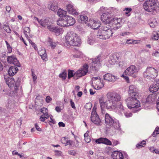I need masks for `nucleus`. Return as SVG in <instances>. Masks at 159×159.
Segmentation results:
<instances>
[{"instance_id":"1","label":"nucleus","mask_w":159,"mask_h":159,"mask_svg":"<svg viewBox=\"0 0 159 159\" xmlns=\"http://www.w3.org/2000/svg\"><path fill=\"white\" fill-rule=\"evenodd\" d=\"M106 96L107 100L105 102H104V97H101L99 98V102L102 110L105 107L108 109H113L117 108H123L119 94L114 92H110L107 94Z\"/></svg>"},{"instance_id":"2","label":"nucleus","mask_w":159,"mask_h":159,"mask_svg":"<svg viewBox=\"0 0 159 159\" xmlns=\"http://www.w3.org/2000/svg\"><path fill=\"white\" fill-rule=\"evenodd\" d=\"M65 42L67 46H79L80 39L77 34L73 32H68L65 36Z\"/></svg>"},{"instance_id":"3","label":"nucleus","mask_w":159,"mask_h":159,"mask_svg":"<svg viewBox=\"0 0 159 159\" xmlns=\"http://www.w3.org/2000/svg\"><path fill=\"white\" fill-rule=\"evenodd\" d=\"M143 7L145 11L154 14L159 8V2L157 0H147L144 3Z\"/></svg>"},{"instance_id":"4","label":"nucleus","mask_w":159,"mask_h":159,"mask_svg":"<svg viewBox=\"0 0 159 159\" xmlns=\"http://www.w3.org/2000/svg\"><path fill=\"white\" fill-rule=\"evenodd\" d=\"M105 123L107 128L113 127L115 129H119L120 127L119 121L114 120L113 118L108 113L105 115Z\"/></svg>"},{"instance_id":"5","label":"nucleus","mask_w":159,"mask_h":159,"mask_svg":"<svg viewBox=\"0 0 159 159\" xmlns=\"http://www.w3.org/2000/svg\"><path fill=\"white\" fill-rule=\"evenodd\" d=\"M157 70L152 67H148L143 73V76L149 80H152L157 76Z\"/></svg>"},{"instance_id":"6","label":"nucleus","mask_w":159,"mask_h":159,"mask_svg":"<svg viewBox=\"0 0 159 159\" xmlns=\"http://www.w3.org/2000/svg\"><path fill=\"white\" fill-rule=\"evenodd\" d=\"M138 97H129L125 101L129 109L137 108L140 107V103L137 99Z\"/></svg>"},{"instance_id":"7","label":"nucleus","mask_w":159,"mask_h":159,"mask_svg":"<svg viewBox=\"0 0 159 159\" xmlns=\"http://www.w3.org/2000/svg\"><path fill=\"white\" fill-rule=\"evenodd\" d=\"M138 70L137 68L135 66L132 65L127 68L123 73L125 75L136 78L138 75Z\"/></svg>"},{"instance_id":"8","label":"nucleus","mask_w":159,"mask_h":159,"mask_svg":"<svg viewBox=\"0 0 159 159\" xmlns=\"http://www.w3.org/2000/svg\"><path fill=\"white\" fill-rule=\"evenodd\" d=\"M112 30H109L107 32H101V30L98 31L97 36L98 37L101 39H109L113 34Z\"/></svg>"},{"instance_id":"9","label":"nucleus","mask_w":159,"mask_h":159,"mask_svg":"<svg viewBox=\"0 0 159 159\" xmlns=\"http://www.w3.org/2000/svg\"><path fill=\"white\" fill-rule=\"evenodd\" d=\"M96 107L94 106L91 112V120L94 124L99 125L101 122V120L96 111Z\"/></svg>"},{"instance_id":"10","label":"nucleus","mask_w":159,"mask_h":159,"mask_svg":"<svg viewBox=\"0 0 159 159\" xmlns=\"http://www.w3.org/2000/svg\"><path fill=\"white\" fill-rule=\"evenodd\" d=\"M61 143L65 144V146L68 145L72 146L73 147L77 148L79 145V141L76 140L75 142L72 140H68V138L66 137H64L62 138L61 139Z\"/></svg>"},{"instance_id":"11","label":"nucleus","mask_w":159,"mask_h":159,"mask_svg":"<svg viewBox=\"0 0 159 159\" xmlns=\"http://www.w3.org/2000/svg\"><path fill=\"white\" fill-rule=\"evenodd\" d=\"M88 67L87 64L84 65L82 68L74 73L75 76L77 77V79L79 77L85 75L88 72Z\"/></svg>"},{"instance_id":"12","label":"nucleus","mask_w":159,"mask_h":159,"mask_svg":"<svg viewBox=\"0 0 159 159\" xmlns=\"http://www.w3.org/2000/svg\"><path fill=\"white\" fill-rule=\"evenodd\" d=\"M92 80L93 81V86L95 89L98 90L103 86L104 84L102 83V80L99 77H93L92 78Z\"/></svg>"},{"instance_id":"13","label":"nucleus","mask_w":159,"mask_h":159,"mask_svg":"<svg viewBox=\"0 0 159 159\" xmlns=\"http://www.w3.org/2000/svg\"><path fill=\"white\" fill-rule=\"evenodd\" d=\"M101 18L102 21L104 23L108 24H109L113 19L111 16V13L108 12L103 13Z\"/></svg>"},{"instance_id":"14","label":"nucleus","mask_w":159,"mask_h":159,"mask_svg":"<svg viewBox=\"0 0 159 159\" xmlns=\"http://www.w3.org/2000/svg\"><path fill=\"white\" fill-rule=\"evenodd\" d=\"M87 22L88 26L90 27L93 29H98L101 25L99 21L93 20H89V21H87Z\"/></svg>"},{"instance_id":"15","label":"nucleus","mask_w":159,"mask_h":159,"mask_svg":"<svg viewBox=\"0 0 159 159\" xmlns=\"http://www.w3.org/2000/svg\"><path fill=\"white\" fill-rule=\"evenodd\" d=\"M101 56L98 55L97 58L93 59L91 63L92 67L93 70H98L100 66V57Z\"/></svg>"},{"instance_id":"16","label":"nucleus","mask_w":159,"mask_h":159,"mask_svg":"<svg viewBox=\"0 0 159 159\" xmlns=\"http://www.w3.org/2000/svg\"><path fill=\"white\" fill-rule=\"evenodd\" d=\"M129 97H138V93L137 88L134 85H130L129 87Z\"/></svg>"},{"instance_id":"17","label":"nucleus","mask_w":159,"mask_h":159,"mask_svg":"<svg viewBox=\"0 0 159 159\" xmlns=\"http://www.w3.org/2000/svg\"><path fill=\"white\" fill-rule=\"evenodd\" d=\"M7 61L8 63L13 64L17 66L20 67V63L14 56L8 57L7 58Z\"/></svg>"},{"instance_id":"18","label":"nucleus","mask_w":159,"mask_h":159,"mask_svg":"<svg viewBox=\"0 0 159 159\" xmlns=\"http://www.w3.org/2000/svg\"><path fill=\"white\" fill-rule=\"evenodd\" d=\"M39 54L41 57L42 59L44 61H47L48 60L47 54L46 53V50L43 47H41L39 49L38 51Z\"/></svg>"},{"instance_id":"19","label":"nucleus","mask_w":159,"mask_h":159,"mask_svg":"<svg viewBox=\"0 0 159 159\" xmlns=\"http://www.w3.org/2000/svg\"><path fill=\"white\" fill-rule=\"evenodd\" d=\"M159 89V79L156 80L155 83L150 86L149 90L150 92L153 93L157 92Z\"/></svg>"},{"instance_id":"20","label":"nucleus","mask_w":159,"mask_h":159,"mask_svg":"<svg viewBox=\"0 0 159 159\" xmlns=\"http://www.w3.org/2000/svg\"><path fill=\"white\" fill-rule=\"evenodd\" d=\"M66 9L68 12L70 14L73 15L78 14L76 10L71 3H69L66 6Z\"/></svg>"},{"instance_id":"21","label":"nucleus","mask_w":159,"mask_h":159,"mask_svg":"<svg viewBox=\"0 0 159 159\" xmlns=\"http://www.w3.org/2000/svg\"><path fill=\"white\" fill-rule=\"evenodd\" d=\"M103 78L104 80L109 82H114L117 79L116 76L110 73L104 75Z\"/></svg>"},{"instance_id":"22","label":"nucleus","mask_w":159,"mask_h":159,"mask_svg":"<svg viewBox=\"0 0 159 159\" xmlns=\"http://www.w3.org/2000/svg\"><path fill=\"white\" fill-rule=\"evenodd\" d=\"M67 26L73 25L75 23V19L71 16H66Z\"/></svg>"},{"instance_id":"23","label":"nucleus","mask_w":159,"mask_h":159,"mask_svg":"<svg viewBox=\"0 0 159 159\" xmlns=\"http://www.w3.org/2000/svg\"><path fill=\"white\" fill-rule=\"evenodd\" d=\"M112 20L113 24L117 26L116 27L117 29L121 27L122 22L121 18L116 17L114 18H113Z\"/></svg>"},{"instance_id":"24","label":"nucleus","mask_w":159,"mask_h":159,"mask_svg":"<svg viewBox=\"0 0 159 159\" xmlns=\"http://www.w3.org/2000/svg\"><path fill=\"white\" fill-rule=\"evenodd\" d=\"M66 21V16H65L64 18L59 19L57 21V24L60 26L67 27Z\"/></svg>"},{"instance_id":"25","label":"nucleus","mask_w":159,"mask_h":159,"mask_svg":"<svg viewBox=\"0 0 159 159\" xmlns=\"http://www.w3.org/2000/svg\"><path fill=\"white\" fill-rule=\"evenodd\" d=\"M34 18L38 22L39 24L43 27H45L48 25L49 21L48 19H45L43 20H39L38 18L36 17H35Z\"/></svg>"},{"instance_id":"26","label":"nucleus","mask_w":159,"mask_h":159,"mask_svg":"<svg viewBox=\"0 0 159 159\" xmlns=\"http://www.w3.org/2000/svg\"><path fill=\"white\" fill-rule=\"evenodd\" d=\"M18 70V69L16 67L11 66L9 68L8 72L10 76H12L17 72Z\"/></svg>"},{"instance_id":"27","label":"nucleus","mask_w":159,"mask_h":159,"mask_svg":"<svg viewBox=\"0 0 159 159\" xmlns=\"http://www.w3.org/2000/svg\"><path fill=\"white\" fill-rule=\"evenodd\" d=\"M113 159H123V154L120 152H115L112 155Z\"/></svg>"},{"instance_id":"28","label":"nucleus","mask_w":159,"mask_h":159,"mask_svg":"<svg viewBox=\"0 0 159 159\" xmlns=\"http://www.w3.org/2000/svg\"><path fill=\"white\" fill-rule=\"evenodd\" d=\"M149 22L150 26L152 28H155L158 25L156 19L154 17L151 18L149 20Z\"/></svg>"},{"instance_id":"29","label":"nucleus","mask_w":159,"mask_h":159,"mask_svg":"<svg viewBox=\"0 0 159 159\" xmlns=\"http://www.w3.org/2000/svg\"><path fill=\"white\" fill-rule=\"evenodd\" d=\"M6 81L7 84L10 87L13 86L15 83V79L12 77L8 78Z\"/></svg>"},{"instance_id":"30","label":"nucleus","mask_w":159,"mask_h":159,"mask_svg":"<svg viewBox=\"0 0 159 159\" xmlns=\"http://www.w3.org/2000/svg\"><path fill=\"white\" fill-rule=\"evenodd\" d=\"M101 32H107L109 30H111V27L109 25V24L105 23L101 28Z\"/></svg>"},{"instance_id":"31","label":"nucleus","mask_w":159,"mask_h":159,"mask_svg":"<svg viewBox=\"0 0 159 159\" xmlns=\"http://www.w3.org/2000/svg\"><path fill=\"white\" fill-rule=\"evenodd\" d=\"M67 13V12L66 11L63 10L61 9H59L57 11V14L60 17H65L67 16H66V14Z\"/></svg>"},{"instance_id":"32","label":"nucleus","mask_w":159,"mask_h":159,"mask_svg":"<svg viewBox=\"0 0 159 159\" xmlns=\"http://www.w3.org/2000/svg\"><path fill=\"white\" fill-rule=\"evenodd\" d=\"M74 54L73 55V57L74 58H78L82 57L83 56V53L80 51L75 50L74 51Z\"/></svg>"},{"instance_id":"33","label":"nucleus","mask_w":159,"mask_h":159,"mask_svg":"<svg viewBox=\"0 0 159 159\" xmlns=\"http://www.w3.org/2000/svg\"><path fill=\"white\" fill-rule=\"evenodd\" d=\"M52 32L55 33L57 35L62 33V30L61 28L57 27H55Z\"/></svg>"},{"instance_id":"34","label":"nucleus","mask_w":159,"mask_h":159,"mask_svg":"<svg viewBox=\"0 0 159 159\" xmlns=\"http://www.w3.org/2000/svg\"><path fill=\"white\" fill-rule=\"evenodd\" d=\"M102 143L108 145H112L111 142L106 138H102Z\"/></svg>"},{"instance_id":"35","label":"nucleus","mask_w":159,"mask_h":159,"mask_svg":"<svg viewBox=\"0 0 159 159\" xmlns=\"http://www.w3.org/2000/svg\"><path fill=\"white\" fill-rule=\"evenodd\" d=\"M154 99V96L153 95H149L146 98V102L148 103H151L153 102Z\"/></svg>"},{"instance_id":"36","label":"nucleus","mask_w":159,"mask_h":159,"mask_svg":"<svg viewBox=\"0 0 159 159\" xmlns=\"http://www.w3.org/2000/svg\"><path fill=\"white\" fill-rule=\"evenodd\" d=\"M30 30L29 27H25L24 28V33L27 39H28L29 38L28 35L30 34Z\"/></svg>"},{"instance_id":"37","label":"nucleus","mask_w":159,"mask_h":159,"mask_svg":"<svg viewBox=\"0 0 159 159\" xmlns=\"http://www.w3.org/2000/svg\"><path fill=\"white\" fill-rule=\"evenodd\" d=\"M132 8L130 7H125L123 10L124 13L127 15L128 16L130 15L129 13L132 11Z\"/></svg>"},{"instance_id":"38","label":"nucleus","mask_w":159,"mask_h":159,"mask_svg":"<svg viewBox=\"0 0 159 159\" xmlns=\"http://www.w3.org/2000/svg\"><path fill=\"white\" fill-rule=\"evenodd\" d=\"M17 80L16 82L15 89L16 93L17 92V90L18 89V87H19L20 84V79L19 78H16Z\"/></svg>"},{"instance_id":"39","label":"nucleus","mask_w":159,"mask_h":159,"mask_svg":"<svg viewBox=\"0 0 159 159\" xmlns=\"http://www.w3.org/2000/svg\"><path fill=\"white\" fill-rule=\"evenodd\" d=\"M146 144V142L145 140H143L141 142L138 143L136 145V147L138 148L144 147Z\"/></svg>"},{"instance_id":"40","label":"nucleus","mask_w":159,"mask_h":159,"mask_svg":"<svg viewBox=\"0 0 159 159\" xmlns=\"http://www.w3.org/2000/svg\"><path fill=\"white\" fill-rule=\"evenodd\" d=\"M49 9L54 11H56L58 9V6L55 3H52L50 6Z\"/></svg>"},{"instance_id":"41","label":"nucleus","mask_w":159,"mask_h":159,"mask_svg":"<svg viewBox=\"0 0 159 159\" xmlns=\"http://www.w3.org/2000/svg\"><path fill=\"white\" fill-rule=\"evenodd\" d=\"M153 39L158 40L159 39V31H155L153 32Z\"/></svg>"},{"instance_id":"42","label":"nucleus","mask_w":159,"mask_h":159,"mask_svg":"<svg viewBox=\"0 0 159 159\" xmlns=\"http://www.w3.org/2000/svg\"><path fill=\"white\" fill-rule=\"evenodd\" d=\"M80 19L82 22L86 23V22L87 21L88 18L86 16L81 15L80 16Z\"/></svg>"},{"instance_id":"43","label":"nucleus","mask_w":159,"mask_h":159,"mask_svg":"<svg viewBox=\"0 0 159 159\" xmlns=\"http://www.w3.org/2000/svg\"><path fill=\"white\" fill-rule=\"evenodd\" d=\"M41 112L43 114V115L45 116H48V110L47 108L43 107L41 109Z\"/></svg>"},{"instance_id":"44","label":"nucleus","mask_w":159,"mask_h":159,"mask_svg":"<svg viewBox=\"0 0 159 159\" xmlns=\"http://www.w3.org/2000/svg\"><path fill=\"white\" fill-rule=\"evenodd\" d=\"M48 42L50 44L51 47L53 49L56 47L57 45L56 43L53 42V41L52 39H49Z\"/></svg>"},{"instance_id":"45","label":"nucleus","mask_w":159,"mask_h":159,"mask_svg":"<svg viewBox=\"0 0 159 159\" xmlns=\"http://www.w3.org/2000/svg\"><path fill=\"white\" fill-rule=\"evenodd\" d=\"M84 140L85 142L87 143H89L91 141L90 137L88 136V134L85 133L84 135Z\"/></svg>"},{"instance_id":"46","label":"nucleus","mask_w":159,"mask_h":159,"mask_svg":"<svg viewBox=\"0 0 159 159\" xmlns=\"http://www.w3.org/2000/svg\"><path fill=\"white\" fill-rule=\"evenodd\" d=\"M49 118V116H45V115H42L40 117L39 119L41 121L44 122L46 119H47Z\"/></svg>"},{"instance_id":"47","label":"nucleus","mask_w":159,"mask_h":159,"mask_svg":"<svg viewBox=\"0 0 159 159\" xmlns=\"http://www.w3.org/2000/svg\"><path fill=\"white\" fill-rule=\"evenodd\" d=\"M158 134H159V127H157L153 133L152 135L154 137H155Z\"/></svg>"},{"instance_id":"48","label":"nucleus","mask_w":159,"mask_h":159,"mask_svg":"<svg viewBox=\"0 0 159 159\" xmlns=\"http://www.w3.org/2000/svg\"><path fill=\"white\" fill-rule=\"evenodd\" d=\"M66 73L65 72H63L61 74L59 75V77L63 80H65L66 78Z\"/></svg>"},{"instance_id":"49","label":"nucleus","mask_w":159,"mask_h":159,"mask_svg":"<svg viewBox=\"0 0 159 159\" xmlns=\"http://www.w3.org/2000/svg\"><path fill=\"white\" fill-rule=\"evenodd\" d=\"M74 71L73 70H69L68 73V78L69 79L73 77L74 75Z\"/></svg>"},{"instance_id":"50","label":"nucleus","mask_w":159,"mask_h":159,"mask_svg":"<svg viewBox=\"0 0 159 159\" xmlns=\"http://www.w3.org/2000/svg\"><path fill=\"white\" fill-rule=\"evenodd\" d=\"M3 29L4 30H5L7 33H11V30L8 26L7 25H4Z\"/></svg>"},{"instance_id":"51","label":"nucleus","mask_w":159,"mask_h":159,"mask_svg":"<svg viewBox=\"0 0 159 159\" xmlns=\"http://www.w3.org/2000/svg\"><path fill=\"white\" fill-rule=\"evenodd\" d=\"M92 107V104L91 103H86L84 106L85 108L88 110L90 109Z\"/></svg>"},{"instance_id":"52","label":"nucleus","mask_w":159,"mask_h":159,"mask_svg":"<svg viewBox=\"0 0 159 159\" xmlns=\"http://www.w3.org/2000/svg\"><path fill=\"white\" fill-rule=\"evenodd\" d=\"M127 75H125L124 74L121 75V77H123L127 83L129 82V77L126 76Z\"/></svg>"},{"instance_id":"53","label":"nucleus","mask_w":159,"mask_h":159,"mask_svg":"<svg viewBox=\"0 0 159 159\" xmlns=\"http://www.w3.org/2000/svg\"><path fill=\"white\" fill-rule=\"evenodd\" d=\"M50 118V120H49V122L52 124H55L56 123V122L55 121L54 119H53V116L51 115L49 116Z\"/></svg>"},{"instance_id":"54","label":"nucleus","mask_w":159,"mask_h":159,"mask_svg":"<svg viewBox=\"0 0 159 159\" xmlns=\"http://www.w3.org/2000/svg\"><path fill=\"white\" fill-rule=\"evenodd\" d=\"M87 42L89 44L91 45H92L95 43V41L93 39L89 38Z\"/></svg>"},{"instance_id":"55","label":"nucleus","mask_w":159,"mask_h":159,"mask_svg":"<svg viewBox=\"0 0 159 159\" xmlns=\"http://www.w3.org/2000/svg\"><path fill=\"white\" fill-rule=\"evenodd\" d=\"M68 154L72 156H75L76 154V151L74 150H70L68 152Z\"/></svg>"},{"instance_id":"56","label":"nucleus","mask_w":159,"mask_h":159,"mask_svg":"<svg viewBox=\"0 0 159 159\" xmlns=\"http://www.w3.org/2000/svg\"><path fill=\"white\" fill-rule=\"evenodd\" d=\"M102 138H100L96 140L95 142L97 144L102 143Z\"/></svg>"},{"instance_id":"57","label":"nucleus","mask_w":159,"mask_h":159,"mask_svg":"<svg viewBox=\"0 0 159 159\" xmlns=\"http://www.w3.org/2000/svg\"><path fill=\"white\" fill-rule=\"evenodd\" d=\"M32 75L33 77L34 81H35L37 78V76L35 75L34 72L33 71L32 69L31 70Z\"/></svg>"},{"instance_id":"58","label":"nucleus","mask_w":159,"mask_h":159,"mask_svg":"<svg viewBox=\"0 0 159 159\" xmlns=\"http://www.w3.org/2000/svg\"><path fill=\"white\" fill-rule=\"evenodd\" d=\"M70 102L71 106L74 109H75L76 107L75 106V103L74 102L72 101V100L70 99Z\"/></svg>"},{"instance_id":"59","label":"nucleus","mask_w":159,"mask_h":159,"mask_svg":"<svg viewBox=\"0 0 159 159\" xmlns=\"http://www.w3.org/2000/svg\"><path fill=\"white\" fill-rule=\"evenodd\" d=\"M52 100V98L49 96L46 97V101L47 103H49Z\"/></svg>"},{"instance_id":"60","label":"nucleus","mask_w":159,"mask_h":159,"mask_svg":"<svg viewBox=\"0 0 159 159\" xmlns=\"http://www.w3.org/2000/svg\"><path fill=\"white\" fill-rule=\"evenodd\" d=\"M35 127L36 129V130L39 131H40L41 130V129L39 127L38 124L37 123H36L35 124Z\"/></svg>"},{"instance_id":"61","label":"nucleus","mask_w":159,"mask_h":159,"mask_svg":"<svg viewBox=\"0 0 159 159\" xmlns=\"http://www.w3.org/2000/svg\"><path fill=\"white\" fill-rule=\"evenodd\" d=\"M55 27H53L51 25H49L47 26V28L51 31H53V30L54 28Z\"/></svg>"},{"instance_id":"62","label":"nucleus","mask_w":159,"mask_h":159,"mask_svg":"<svg viewBox=\"0 0 159 159\" xmlns=\"http://www.w3.org/2000/svg\"><path fill=\"white\" fill-rule=\"evenodd\" d=\"M125 115L126 117H131L132 116V114L130 113L126 112L125 113Z\"/></svg>"},{"instance_id":"63","label":"nucleus","mask_w":159,"mask_h":159,"mask_svg":"<svg viewBox=\"0 0 159 159\" xmlns=\"http://www.w3.org/2000/svg\"><path fill=\"white\" fill-rule=\"evenodd\" d=\"M126 43L128 44H133V39H127L126 40Z\"/></svg>"},{"instance_id":"64","label":"nucleus","mask_w":159,"mask_h":159,"mask_svg":"<svg viewBox=\"0 0 159 159\" xmlns=\"http://www.w3.org/2000/svg\"><path fill=\"white\" fill-rule=\"evenodd\" d=\"M6 11L7 12V13H9V11L11 10V7L8 6H7L6 7Z\"/></svg>"}]
</instances>
